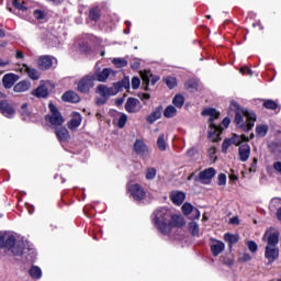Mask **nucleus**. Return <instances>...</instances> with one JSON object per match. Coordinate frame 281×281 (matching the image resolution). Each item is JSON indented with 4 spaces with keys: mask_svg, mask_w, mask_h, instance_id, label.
<instances>
[{
    "mask_svg": "<svg viewBox=\"0 0 281 281\" xmlns=\"http://www.w3.org/2000/svg\"><path fill=\"white\" fill-rule=\"evenodd\" d=\"M3 247L10 249L14 256H21L25 250V241L16 240L10 233H0V249Z\"/></svg>",
    "mask_w": 281,
    "mask_h": 281,
    "instance_id": "obj_1",
    "label": "nucleus"
},
{
    "mask_svg": "<svg viewBox=\"0 0 281 281\" xmlns=\"http://www.w3.org/2000/svg\"><path fill=\"white\" fill-rule=\"evenodd\" d=\"M202 115L209 116V137L212 142H221V133L223 130L221 126L214 124L215 120H218V116L221 115V112L216 111L214 108H206L202 111Z\"/></svg>",
    "mask_w": 281,
    "mask_h": 281,
    "instance_id": "obj_2",
    "label": "nucleus"
},
{
    "mask_svg": "<svg viewBox=\"0 0 281 281\" xmlns=\"http://www.w3.org/2000/svg\"><path fill=\"white\" fill-rule=\"evenodd\" d=\"M256 122V113L247 110L236 112L235 124L243 131H251Z\"/></svg>",
    "mask_w": 281,
    "mask_h": 281,
    "instance_id": "obj_3",
    "label": "nucleus"
},
{
    "mask_svg": "<svg viewBox=\"0 0 281 281\" xmlns=\"http://www.w3.org/2000/svg\"><path fill=\"white\" fill-rule=\"evenodd\" d=\"M171 214L170 210L164 207L154 212V223L159 232H161V227H166V225H168Z\"/></svg>",
    "mask_w": 281,
    "mask_h": 281,
    "instance_id": "obj_4",
    "label": "nucleus"
},
{
    "mask_svg": "<svg viewBox=\"0 0 281 281\" xmlns=\"http://www.w3.org/2000/svg\"><path fill=\"white\" fill-rule=\"evenodd\" d=\"M95 87V75H86L77 82L79 93H89Z\"/></svg>",
    "mask_w": 281,
    "mask_h": 281,
    "instance_id": "obj_5",
    "label": "nucleus"
},
{
    "mask_svg": "<svg viewBox=\"0 0 281 281\" xmlns=\"http://www.w3.org/2000/svg\"><path fill=\"white\" fill-rule=\"evenodd\" d=\"M173 227H186V220L181 215H171L169 222L167 225L160 227L161 234H170L173 229Z\"/></svg>",
    "mask_w": 281,
    "mask_h": 281,
    "instance_id": "obj_6",
    "label": "nucleus"
},
{
    "mask_svg": "<svg viewBox=\"0 0 281 281\" xmlns=\"http://www.w3.org/2000/svg\"><path fill=\"white\" fill-rule=\"evenodd\" d=\"M48 109L50 114L46 116L47 122H49L52 126H63V124H65V119H63V114H60V111H58L56 105L49 103Z\"/></svg>",
    "mask_w": 281,
    "mask_h": 281,
    "instance_id": "obj_7",
    "label": "nucleus"
},
{
    "mask_svg": "<svg viewBox=\"0 0 281 281\" xmlns=\"http://www.w3.org/2000/svg\"><path fill=\"white\" fill-rule=\"evenodd\" d=\"M262 240L268 243L267 247H276L280 243V233L276 228H270L265 233Z\"/></svg>",
    "mask_w": 281,
    "mask_h": 281,
    "instance_id": "obj_8",
    "label": "nucleus"
},
{
    "mask_svg": "<svg viewBox=\"0 0 281 281\" xmlns=\"http://www.w3.org/2000/svg\"><path fill=\"white\" fill-rule=\"evenodd\" d=\"M140 78L143 80V87L145 91H148L149 85H157L159 77L154 76L150 70H140L139 71Z\"/></svg>",
    "mask_w": 281,
    "mask_h": 281,
    "instance_id": "obj_9",
    "label": "nucleus"
},
{
    "mask_svg": "<svg viewBox=\"0 0 281 281\" xmlns=\"http://www.w3.org/2000/svg\"><path fill=\"white\" fill-rule=\"evenodd\" d=\"M216 175V170L214 168H207L199 173V177L195 178V181H200L201 183L209 184L212 179Z\"/></svg>",
    "mask_w": 281,
    "mask_h": 281,
    "instance_id": "obj_10",
    "label": "nucleus"
},
{
    "mask_svg": "<svg viewBox=\"0 0 281 281\" xmlns=\"http://www.w3.org/2000/svg\"><path fill=\"white\" fill-rule=\"evenodd\" d=\"M280 256V250L276 246H266L265 258L271 265V262H276Z\"/></svg>",
    "mask_w": 281,
    "mask_h": 281,
    "instance_id": "obj_11",
    "label": "nucleus"
},
{
    "mask_svg": "<svg viewBox=\"0 0 281 281\" xmlns=\"http://www.w3.org/2000/svg\"><path fill=\"white\" fill-rule=\"evenodd\" d=\"M128 191L135 201H142L146 196V192H144V189L139 184H131Z\"/></svg>",
    "mask_w": 281,
    "mask_h": 281,
    "instance_id": "obj_12",
    "label": "nucleus"
},
{
    "mask_svg": "<svg viewBox=\"0 0 281 281\" xmlns=\"http://www.w3.org/2000/svg\"><path fill=\"white\" fill-rule=\"evenodd\" d=\"M182 212L184 216H189V214H192L191 218H196V220L201 218V212L199 211V209L194 207L190 203H184L182 205Z\"/></svg>",
    "mask_w": 281,
    "mask_h": 281,
    "instance_id": "obj_13",
    "label": "nucleus"
},
{
    "mask_svg": "<svg viewBox=\"0 0 281 281\" xmlns=\"http://www.w3.org/2000/svg\"><path fill=\"white\" fill-rule=\"evenodd\" d=\"M97 93H99L101 98H105V100H109L111 95H115V89L106 87L105 85H99L97 87Z\"/></svg>",
    "mask_w": 281,
    "mask_h": 281,
    "instance_id": "obj_14",
    "label": "nucleus"
},
{
    "mask_svg": "<svg viewBox=\"0 0 281 281\" xmlns=\"http://www.w3.org/2000/svg\"><path fill=\"white\" fill-rule=\"evenodd\" d=\"M19 80V76L14 74H7L2 78V85L4 89H12L14 87V82Z\"/></svg>",
    "mask_w": 281,
    "mask_h": 281,
    "instance_id": "obj_15",
    "label": "nucleus"
},
{
    "mask_svg": "<svg viewBox=\"0 0 281 281\" xmlns=\"http://www.w3.org/2000/svg\"><path fill=\"white\" fill-rule=\"evenodd\" d=\"M161 113H164V106L159 105L146 117V121L148 124H155L161 117Z\"/></svg>",
    "mask_w": 281,
    "mask_h": 281,
    "instance_id": "obj_16",
    "label": "nucleus"
},
{
    "mask_svg": "<svg viewBox=\"0 0 281 281\" xmlns=\"http://www.w3.org/2000/svg\"><path fill=\"white\" fill-rule=\"evenodd\" d=\"M240 161H247L251 155V147L247 144L240 145L238 150Z\"/></svg>",
    "mask_w": 281,
    "mask_h": 281,
    "instance_id": "obj_17",
    "label": "nucleus"
},
{
    "mask_svg": "<svg viewBox=\"0 0 281 281\" xmlns=\"http://www.w3.org/2000/svg\"><path fill=\"white\" fill-rule=\"evenodd\" d=\"M211 251L213 256H218L220 254H223L225 251V244L221 240H213L211 244Z\"/></svg>",
    "mask_w": 281,
    "mask_h": 281,
    "instance_id": "obj_18",
    "label": "nucleus"
},
{
    "mask_svg": "<svg viewBox=\"0 0 281 281\" xmlns=\"http://www.w3.org/2000/svg\"><path fill=\"white\" fill-rule=\"evenodd\" d=\"M32 83H30V81L22 80L14 86L13 91L15 93H24V91H30Z\"/></svg>",
    "mask_w": 281,
    "mask_h": 281,
    "instance_id": "obj_19",
    "label": "nucleus"
},
{
    "mask_svg": "<svg viewBox=\"0 0 281 281\" xmlns=\"http://www.w3.org/2000/svg\"><path fill=\"white\" fill-rule=\"evenodd\" d=\"M0 111L7 117H10V115H14V108H12V105H10L8 101H0Z\"/></svg>",
    "mask_w": 281,
    "mask_h": 281,
    "instance_id": "obj_20",
    "label": "nucleus"
},
{
    "mask_svg": "<svg viewBox=\"0 0 281 281\" xmlns=\"http://www.w3.org/2000/svg\"><path fill=\"white\" fill-rule=\"evenodd\" d=\"M170 199H171L172 203H175V205H181V203H183V201H186V193H183L181 191H173L170 194Z\"/></svg>",
    "mask_w": 281,
    "mask_h": 281,
    "instance_id": "obj_21",
    "label": "nucleus"
},
{
    "mask_svg": "<svg viewBox=\"0 0 281 281\" xmlns=\"http://www.w3.org/2000/svg\"><path fill=\"white\" fill-rule=\"evenodd\" d=\"M134 150L137 155H146L148 147L144 144V140L136 139L134 143Z\"/></svg>",
    "mask_w": 281,
    "mask_h": 281,
    "instance_id": "obj_22",
    "label": "nucleus"
},
{
    "mask_svg": "<svg viewBox=\"0 0 281 281\" xmlns=\"http://www.w3.org/2000/svg\"><path fill=\"white\" fill-rule=\"evenodd\" d=\"M22 69H24L25 74H27L31 80H38L41 78V72H38L36 68H30V66H27L26 64H23Z\"/></svg>",
    "mask_w": 281,
    "mask_h": 281,
    "instance_id": "obj_23",
    "label": "nucleus"
},
{
    "mask_svg": "<svg viewBox=\"0 0 281 281\" xmlns=\"http://www.w3.org/2000/svg\"><path fill=\"white\" fill-rule=\"evenodd\" d=\"M81 123L82 116L80 115V113H75L72 119L68 123V128H70V131H76V128H78V126H80Z\"/></svg>",
    "mask_w": 281,
    "mask_h": 281,
    "instance_id": "obj_24",
    "label": "nucleus"
},
{
    "mask_svg": "<svg viewBox=\"0 0 281 281\" xmlns=\"http://www.w3.org/2000/svg\"><path fill=\"white\" fill-rule=\"evenodd\" d=\"M139 103V100L135 98L127 99L125 103V110L127 113H135L137 111V104Z\"/></svg>",
    "mask_w": 281,
    "mask_h": 281,
    "instance_id": "obj_25",
    "label": "nucleus"
},
{
    "mask_svg": "<svg viewBox=\"0 0 281 281\" xmlns=\"http://www.w3.org/2000/svg\"><path fill=\"white\" fill-rule=\"evenodd\" d=\"M111 71H113L111 68H104L101 72H95V80H98V82H106L111 76Z\"/></svg>",
    "mask_w": 281,
    "mask_h": 281,
    "instance_id": "obj_26",
    "label": "nucleus"
},
{
    "mask_svg": "<svg viewBox=\"0 0 281 281\" xmlns=\"http://www.w3.org/2000/svg\"><path fill=\"white\" fill-rule=\"evenodd\" d=\"M52 67V57L49 56H42L38 59V68L43 71H46V69H49Z\"/></svg>",
    "mask_w": 281,
    "mask_h": 281,
    "instance_id": "obj_27",
    "label": "nucleus"
},
{
    "mask_svg": "<svg viewBox=\"0 0 281 281\" xmlns=\"http://www.w3.org/2000/svg\"><path fill=\"white\" fill-rule=\"evenodd\" d=\"M63 100L65 102H80V97L78 95V93L74 92V91H68L66 93L63 94Z\"/></svg>",
    "mask_w": 281,
    "mask_h": 281,
    "instance_id": "obj_28",
    "label": "nucleus"
},
{
    "mask_svg": "<svg viewBox=\"0 0 281 281\" xmlns=\"http://www.w3.org/2000/svg\"><path fill=\"white\" fill-rule=\"evenodd\" d=\"M29 273L33 280H41L43 278V271L37 266H32Z\"/></svg>",
    "mask_w": 281,
    "mask_h": 281,
    "instance_id": "obj_29",
    "label": "nucleus"
},
{
    "mask_svg": "<svg viewBox=\"0 0 281 281\" xmlns=\"http://www.w3.org/2000/svg\"><path fill=\"white\" fill-rule=\"evenodd\" d=\"M59 142H67L69 139V131H67L65 127H59L55 131Z\"/></svg>",
    "mask_w": 281,
    "mask_h": 281,
    "instance_id": "obj_30",
    "label": "nucleus"
},
{
    "mask_svg": "<svg viewBox=\"0 0 281 281\" xmlns=\"http://www.w3.org/2000/svg\"><path fill=\"white\" fill-rule=\"evenodd\" d=\"M231 139V143L234 144L235 146H240L241 142H249V137L246 135H237L234 134Z\"/></svg>",
    "mask_w": 281,
    "mask_h": 281,
    "instance_id": "obj_31",
    "label": "nucleus"
},
{
    "mask_svg": "<svg viewBox=\"0 0 281 281\" xmlns=\"http://www.w3.org/2000/svg\"><path fill=\"white\" fill-rule=\"evenodd\" d=\"M33 95H36V98H47L49 95V90H47V87L40 86L34 92Z\"/></svg>",
    "mask_w": 281,
    "mask_h": 281,
    "instance_id": "obj_32",
    "label": "nucleus"
},
{
    "mask_svg": "<svg viewBox=\"0 0 281 281\" xmlns=\"http://www.w3.org/2000/svg\"><path fill=\"white\" fill-rule=\"evenodd\" d=\"M89 19L91 21H100V8L94 7V8L90 9Z\"/></svg>",
    "mask_w": 281,
    "mask_h": 281,
    "instance_id": "obj_33",
    "label": "nucleus"
},
{
    "mask_svg": "<svg viewBox=\"0 0 281 281\" xmlns=\"http://www.w3.org/2000/svg\"><path fill=\"white\" fill-rule=\"evenodd\" d=\"M164 115H165V117H168V119L175 117L177 115V108L173 105H168L165 109Z\"/></svg>",
    "mask_w": 281,
    "mask_h": 281,
    "instance_id": "obj_34",
    "label": "nucleus"
},
{
    "mask_svg": "<svg viewBox=\"0 0 281 281\" xmlns=\"http://www.w3.org/2000/svg\"><path fill=\"white\" fill-rule=\"evenodd\" d=\"M224 240L229 244V247H232V245H236V243H238V236L236 235H232L229 233H226L224 235Z\"/></svg>",
    "mask_w": 281,
    "mask_h": 281,
    "instance_id": "obj_35",
    "label": "nucleus"
},
{
    "mask_svg": "<svg viewBox=\"0 0 281 281\" xmlns=\"http://www.w3.org/2000/svg\"><path fill=\"white\" fill-rule=\"evenodd\" d=\"M157 146L159 150H166L167 144H166V135L160 134L157 139Z\"/></svg>",
    "mask_w": 281,
    "mask_h": 281,
    "instance_id": "obj_36",
    "label": "nucleus"
},
{
    "mask_svg": "<svg viewBox=\"0 0 281 281\" xmlns=\"http://www.w3.org/2000/svg\"><path fill=\"white\" fill-rule=\"evenodd\" d=\"M113 65H115V67L117 69H122V67H127L128 66V61L124 58H114L112 60Z\"/></svg>",
    "mask_w": 281,
    "mask_h": 281,
    "instance_id": "obj_37",
    "label": "nucleus"
},
{
    "mask_svg": "<svg viewBox=\"0 0 281 281\" xmlns=\"http://www.w3.org/2000/svg\"><path fill=\"white\" fill-rule=\"evenodd\" d=\"M269 131V127L267 125H258L256 127V134L258 137H265Z\"/></svg>",
    "mask_w": 281,
    "mask_h": 281,
    "instance_id": "obj_38",
    "label": "nucleus"
},
{
    "mask_svg": "<svg viewBox=\"0 0 281 281\" xmlns=\"http://www.w3.org/2000/svg\"><path fill=\"white\" fill-rule=\"evenodd\" d=\"M184 102L186 100L183 99V95L180 94H177L172 100V104H175V106H177L178 109H181Z\"/></svg>",
    "mask_w": 281,
    "mask_h": 281,
    "instance_id": "obj_39",
    "label": "nucleus"
},
{
    "mask_svg": "<svg viewBox=\"0 0 281 281\" xmlns=\"http://www.w3.org/2000/svg\"><path fill=\"white\" fill-rule=\"evenodd\" d=\"M270 148H271L272 153H274V155H277V157H279V159H281V144L272 143L270 145Z\"/></svg>",
    "mask_w": 281,
    "mask_h": 281,
    "instance_id": "obj_40",
    "label": "nucleus"
},
{
    "mask_svg": "<svg viewBox=\"0 0 281 281\" xmlns=\"http://www.w3.org/2000/svg\"><path fill=\"white\" fill-rule=\"evenodd\" d=\"M189 232L192 236H199V224L195 222L189 223Z\"/></svg>",
    "mask_w": 281,
    "mask_h": 281,
    "instance_id": "obj_41",
    "label": "nucleus"
},
{
    "mask_svg": "<svg viewBox=\"0 0 281 281\" xmlns=\"http://www.w3.org/2000/svg\"><path fill=\"white\" fill-rule=\"evenodd\" d=\"M164 81L169 89H175V87H177V79L175 77H166L164 78Z\"/></svg>",
    "mask_w": 281,
    "mask_h": 281,
    "instance_id": "obj_42",
    "label": "nucleus"
},
{
    "mask_svg": "<svg viewBox=\"0 0 281 281\" xmlns=\"http://www.w3.org/2000/svg\"><path fill=\"white\" fill-rule=\"evenodd\" d=\"M145 177L148 180H153L157 177V169L155 168H147L146 172H145Z\"/></svg>",
    "mask_w": 281,
    "mask_h": 281,
    "instance_id": "obj_43",
    "label": "nucleus"
},
{
    "mask_svg": "<svg viewBox=\"0 0 281 281\" xmlns=\"http://www.w3.org/2000/svg\"><path fill=\"white\" fill-rule=\"evenodd\" d=\"M263 106L266 109H270L271 111H276V109H278V103H276L273 100H267L263 102Z\"/></svg>",
    "mask_w": 281,
    "mask_h": 281,
    "instance_id": "obj_44",
    "label": "nucleus"
},
{
    "mask_svg": "<svg viewBox=\"0 0 281 281\" xmlns=\"http://www.w3.org/2000/svg\"><path fill=\"white\" fill-rule=\"evenodd\" d=\"M127 120H128V116H126V114L121 115L117 121L119 128H124V126H126Z\"/></svg>",
    "mask_w": 281,
    "mask_h": 281,
    "instance_id": "obj_45",
    "label": "nucleus"
},
{
    "mask_svg": "<svg viewBox=\"0 0 281 281\" xmlns=\"http://www.w3.org/2000/svg\"><path fill=\"white\" fill-rule=\"evenodd\" d=\"M232 139L226 138L222 144V153H227V149L232 146Z\"/></svg>",
    "mask_w": 281,
    "mask_h": 281,
    "instance_id": "obj_46",
    "label": "nucleus"
},
{
    "mask_svg": "<svg viewBox=\"0 0 281 281\" xmlns=\"http://www.w3.org/2000/svg\"><path fill=\"white\" fill-rule=\"evenodd\" d=\"M12 5L13 8H16V10H21L22 12H25V10H27V7L20 3L19 0H13Z\"/></svg>",
    "mask_w": 281,
    "mask_h": 281,
    "instance_id": "obj_47",
    "label": "nucleus"
},
{
    "mask_svg": "<svg viewBox=\"0 0 281 281\" xmlns=\"http://www.w3.org/2000/svg\"><path fill=\"white\" fill-rule=\"evenodd\" d=\"M218 186H225L227 183V176L225 173H220L217 177Z\"/></svg>",
    "mask_w": 281,
    "mask_h": 281,
    "instance_id": "obj_48",
    "label": "nucleus"
},
{
    "mask_svg": "<svg viewBox=\"0 0 281 281\" xmlns=\"http://www.w3.org/2000/svg\"><path fill=\"white\" fill-rule=\"evenodd\" d=\"M142 85V80H139L138 77H134L132 79V88L133 89H139V86Z\"/></svg>",
    "mask_w": 281,
    "mask_h": 281,
    "instance_id": "obj_49",
    "label": "nucleus"
},
{
    "mask_svg": "<svg viewBox=\"0 0 281 281\" xmlns=\"http://www.w3.org/2000/svg\"><path fill=\"white\" fill-rule=\"evenodd\" d=\"M248 249L252 254H256L258 251V245L255 241H248Z\"/></svg>",
    "mask_w": 281,
    "mask_h": 281,
    "instance_id": "obj_50",
    "label": "nucleus"
},
{
    "mask_svg": "<svg viewBox=\"0 0 281 281\" xmlns=\"http://www.w3.org/2000/svg\"><path fill=\"white\" fill-rule=\"evenodd\" d=\"M240 74H243V75H247V76H249L250 78H251V76H254V70H251V69H249V68H247V67H241L240 68Z\"/></svg>",
    "mask_w": 281,
    "mask_h": 281,
    "instance_id": "obj_51",
    "label": "nucleus"
},
{
    "mask_svg": "<svg viewBox=\"0 0 281 281\" xmlns=\"http://www.w3.org/2000/svg\"><path fill=\"white\" fill-rule=\"evenodd\" d=\"M110 89H114L115 95H117V93H120V91L122 89V83L121 82L113 83V87H110Z\"/></svg>",
    "mask_w": 281,
    "mask_h": 281,
    "instance_id": "obj_52",
    "label": "nucleus"
},
{
    "mask_svg": "<svg viewBox=\"0 0 281 281\" xmlns=\"http://www.w3.org/2000/svg\"><path fill=\"white\" fill-rule=\"evenodd\" d=\"M273 170H276V172H278V175H281V161H276L273 164Z\"/></svg>",
    "mask_w": 281,
    "mask_h": 281,
    "instance_id": "obj_53",
    "label": "nucleus"
},
{
    "mask_svg": "<svg viewBox=\"0 0 281 281\" xmlns=\"http://www.w3.org/2000/svg\"><path fill=\"white\" fill-rule=\"evenodd\" d=\"M34 16L35 19H37L38 21L45 19V14L42 11H34Z\"/></svg>",
    "mask_w": 281,
    "mask_h": 281,
    "instance_id": "obj_54",
    "label": "nucleus"
},
{
    "mask_svg": "<svg viewBox=\"0 0 281 281\" xmlns=\"http://www.w3.org/2000/svg\"><path fill=\"white\" fill-rule=\"evenodd\" d=\"M241 262H249V260H251V256H249L248 254H244L240 257Z\"/></svg>",
    "mask_w": 281,
    "mask_h": 281,
    "instance_id": "obj_55",
    "label": "nucleus"
},
{
    "mask_svg": "<svg viewBox=\"0 0 281 281\" xmlns=\"http://www.w3.org/2000/svg\"><path fill=\"white\" fill-rule=\"evenodd\" d=\"M95 104H98V106H100V105H102V104H106V98L97 99Z\"/></svg>",
    "mask_w": 281,
    "mask_h": 281,
    "instance_id": "obj_56",
    "label": "nucleus"
},
{
    "mask_svg": "<svg viewBox=\"0 0 281 281\" xmlns=\"http://www.w3.org/2000/svg\"><path fill=\"white\" fill-rule=\"evenodd\" d=\"M209 155H210V157H214V155H216V147H211L210 149H209Z\"/></svg>",
    "mask_w": 281,
    "mask_h": 281,
    "instance_id": "obj_57",
    "label": "nucleus"
},
{
    "mask_svg": "<svg viewBox=\"0 0 281 281\" xmlns=\"http://www.w3.org/2000/svg\"><path fill=\"white\" fill-rule=\"evenodd\" d=\"M122 87H124L125 89H127V87H131V83L128 82V79H124L122 82H121Z\"/></svg>",
    "mask_w": 281,
    "mask_h": 281,
    "instance_id": "obj_58",
    "label": "nucleus"
},
{
    "mask_svg": "<svg viewBox=\"0 0 281 281\" xmlns=\"http://www.w3.org/2000/svg\"><path fill=\"white\" fill-rule=\"evenodd\" d=\"M8 65H10L9 60L0 59V67H8Z\"/></svg>",
    "mask_w": 281,
    "mask_h": 281,
    "instance_id": "obj_59",
    "label": "nucleus"
},
{
    "mask_svg": "<svg viewBox=\"0 0 281 281\" xmlns=\"http://www.w3.org/2000/svg\"><path fill=\"white\" fill-rule=\"evenodd\" d=\"M257 164H258V158H254V161H252L251 168H250V172H251V170H256Z\"/></svg>",
    "mask_w": 281,
    "mask_h": 281,
    "instance_id": "obj_60",
    "label": "nucleus"
},
{
    "mask_svg": "<svg viewBox=\"0 0 281 281\" xmlns=\"http://www.w3.org/2000/svg\"><path fill=\"white\" fill-rule=\"evenodd\" d=\"M229 119L225 117L223 121H222V124L223 126H225V128H227V126H229Z\"/></svg>",
    "mask_w": 281,
    "mask_h": 281,
    "instance_id": "obj_61",
    "label": "nucleus"
},
{
    "mask_svg": "<svg viewBox=\"0 0 281 281\" xmlns=\"http://www.w3.org/2000/svg\"><path fill=\"white\" fill-rule=\"evenodd\" d=\"M229 224L231 225H238V217L235 216V217L231 218Z\"/></svg>",
    "mask_w": 281,
    "mask_h": 281,
    "instance_id": "obj_62",
    "label": "nucleus"
},
{
    "mask_svg": "<svg viewBox=\"0 0 281 281\" xmlns=\"http://www.w3.org/2000/svg\"><path fill=\"white\" fill-rule=\"evenodd\" d=\"M15 58H24L23 52L18 50L15 54Z\"/></svg>",
    "mask_w": 281,
    "mask_h": 281,
    "instance_id": "obj_63",
    "label": "nucleus"
},
{
    "mask_svg": "<svg viewBox=\"0 0 281 281\" xmlns=\"http://www.w3.org/2000/svg\"><path fill=\"white\" fill-rule=\"evenodd\" d=\"M277 218L281 222V207L277 212Z\"/></svg>",
    "mask_w": 281,
    "mask_h": 281,
    "instance_id": "obj_64",
    "label": "nucleus"
}]
</instances>
